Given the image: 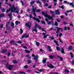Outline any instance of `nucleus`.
I'll return each instance as SVG.
<instances>
[{"label":"nucleus","mask_w":74,"mask_h":74,"mask_svg":"<svg viewBox=\"0 0 74 74\" xmlns=\"http://www.w3.org/2000/svg\"><path fill=\"white\" fill-rule=\"evenodd\" d=\"M37 27H38V29H40V30L41 29V26L37 24H36L34 27H32V31L35 32L36 33H37V32H38V30L37 29Z\"/></svg>","instance_id":"obj_1"},{"label":"nucleus","mask_w":74,"mask_h":74,"mask_svg":"<svg viewBox=\"0 0 74 74\" xmlns=\"http://www.w3.org/2000/svg\"><path fill=\"white\" fill-rule=\"evenodd\" d=\"M16 9H17V11H19V9L18 8H15L14 5H13L12 6H11V12H13L14 11H16Z\"/></svg>","instance_id":"obj_2"},{"label":"nucleus","mask_w":74,"mask_h":74,"mask_svg":"<svg viewBox=\"0 0 74 74\" xmlns=\"http://www.w3.org/2000/svg\"><path fill=\"white\" fill-rule=\"evenodd\" d=\"M5 66L6 68L10 70H12L13 67H14V65H10L8 66V64L7 63L6 64Z\"/></svg>","instance_id":"obj_3"},{"label":"nucleus","mask_w":74,"mask_h":74,"mask_svg":"<svg viewBox=\"0 0 74 74\" xmlns=\"http://www.w3.org/2000/svg\"><path fill=\"white\" fill-rule=\"evenodd\" d=\"M31 25H32V24L30 22H28V23H26L25 24V25L26 26H27L28 28H29V29H30V27H31Z\"/></svg>","instance_id":"obj_4"},{"label":"nucleus","mask_w":74,"mask_h":74,"mask_svg":"<svg viewBox=\"0 0 74 74\" xmlns=\"http://www.w3.org/2000/svg\"><path fill=\"white\" fill-rule=\"evenodd\" d=\"M47 66L49 68H51V69H53V68H55L54 67V66L52 64H50V65L48 64Z\"/></svg>","instance_id":"obj_5"},{"label":"nucleus","mask_w":74,"mask_h":74,"mask_svg":"<svg viewBox=\"0 0 74 74\" xmlns=\"http://www.w3.org/2000/svg\"><path fill=\"white\" fill-rule=\"evenodd\" d=\"M47 24L48 25H51V24H52V25H54V22H53V21H48L47 22Z\"/></svg>","instance_id":"obj_6"},{"label":"nucleus","mask_w":74,"mask_h":74,"mask_svg":"<svg viewBox=\"0 0 74 74\" xmlns=\"http://www.w3.org/2000/svg\"><path fill=\"white\" fill-rule=\"evenodd\" d=\"M42 34L43 35V38H47V37L49 36V35L48 34L46 35V33L44 32Z\"/></svg>","instance_id":"obj_7"},{"label":"nucleus","mask_w":74,"mask_h":74,"mask_svg":"<svg viewBox=\"0 0 74 74\" xmlns=\"http://www.w3.org/2000/svg\"><path fill=\"white\" fill-rule=\"evenodd\" d=\"M36 8L35 9H34V6L33 5H32V11L31 12V13H32L33 12H36Z\"/></svg>","instance_id":"obj_8"},{"label":"nucleus","mask_w":74,"mask_h":74,"mask_svg":"<svg viewBox=\"0 0 74 74\" xmlns=\"http://www.w3.org/2000/svg\"><path fill=\"white\" fill-rule=\"evenodd\" d=\"M56 57V56H55L52 55H50L49 56V58H50V59H53V58H55Z\"/></svg>","instance_id":"obj_9"},{"label":"nucleus","mask_w":74,"mask_h":74,"mask_svg":"<svg viewBox=\"0 0 74 74\" xmlns=\"http://www.w3.org/2000/svg\"><path fill=\"white\" fill-rule=\"evenodd\" d=\"M59 10H55V12H56V15H58L59 14H60V12H59Z\"/></svg>","instance_id":"obj_10"},{"label":"nucleus","mask_w":74,"mask_h":74,"mask_svg":"<svg viewBox=\"0 0 74 74\" xmlns=\"http://www.w3.org/2000/svg\"><path fill=\"white\" fill-rule=\"evenodd\" d=\"M53 42L55 43V44H56V45L57 46H59V43H58V42L57 40H54L53 41Z\"/></svg>","instance_id":"obj_11"},{"label":"nucleus","mask_w":74,"mask_h":74,"mask_svg":"<svg viewBox=\"0 0 74 74\" xmlns=\"http://www.w3.org/2000/svg\"><path fill=\"white\" fill-rule=\"evenodd\" d=\"M26 57H27L28 59L29 60H30L31 59V58H32V56L30 55H26Z\"/></svg>","instance_id":"obj_12"},{"label":"nucleus","mask_w":74,"mask_h":74,"mask_svg":"<svg viewBox=\"0 0 74 74\" xmlns=\"http://www.w3.org/2000/svg\"><path fill=\"white\" fill-rule=\"evenodd\" d=\"M61 52L62 53H64V49H63V47H61Z\"/></svg>","instance_id":"obj_13"},{"label":"nucleus","mask_w":74,"mask_h":74,"mask_svg":"<svg viewBox=\"0 0 74 74\" xmlns=\"http://www.w3.org/2000/svg\"><path fill=\"white\" fill-rule=\"evenodd\" d=\"M47 60V58H45V59H43L42 62L43 64H45L46 63V60Z\"/></svg>","instance_id":"obj_14"},{"label":"nucleus","mask_w":74,"mask_h":74,"mask_svg":"<svg viewBox=\"0 0 74 74\" xmlns=\"http://www.w3.org/2000/svg\"><path fill=\"white\" fill-rule=\"evenodd\" d=\"M73 49V46H70L68 48V50H72Z\"/></svg>","instance_id":"obj_15"},{"label":"nucleus","mask_w":74,"mask_h":74,"mask_svg":"<svg viewBox=\"0 0 74 74\" xmlns=\"http://www.w3.org/2000/svg\"><path fill=\"white\" fill-rule=\"evenodd\" d=\"M47 47L49 49V51H50V52H52V49H51V47L50 46L48 45L47 46Z\"/></svg>","instance_id":"obj_16"},{"label":"nucleus","mask_w":74,"mask_h":74,"mask_svg":"<svg viewBox=\"0 0 74 74\" xmlns=\"http://www.w3.org/2000/svg\"><path fill=\"white\" fill-rule=\"evenodd\" d=\"M15 23L16 25H18V24H20V23H21V22H20V21H16L15 22Z\"/></svg>","instance_id":"obj_17"},{"label":"nucleus","mask_w":74,"mask_h":74,"mask_svg":"<svg viewBox=\"0 0 74 74\" xmlns=\"http://www.w3.org/2000/svg\"><path fill=\"white\" fill-rule=\"evenodd\" d=\"M11 26H12V28H14L15 27L14 26V22H12V24H11Z\"/></svg>","instance_id":"obj_18"},{"label":"nucleus","mask_w":74,"mask_h":74,"mask_svg":"<svg viewBox=\"0 0 74 74\" xmlns=\"http://www.w3.org/2000/svg\"><path fill=\"white\" fill-rule=\"evenodd\" d=\"M44 16H45V17H46V18H48L49 16V15H48V14H47V13L46 12L45 14V15H44Z\"/></svg>","instance_id":"obj_19"},{"label":"nucleus","mask_w":74,"mask_h":74,"mask_svg":"<svg viewBox=\"0 0 74 74\" xmlns=\"http://www.w3.org/2000/svg\"><path fill=\"white\" fill-rule=\"evenodd\" d=\"M27 35V34H24L21 37V38H25V37H26V36Z\"/></svg>","instance_id":"obj_20"},{"label":"nucleus","mask_w":74,"mask_h":74,"mask_svg":"<svg viewBox=\"0 0 74 74\" xmlns=\"http://www.w3.org/2000/svg\"><path fill=\"white\" fill-rule=\"evenodd\" d=\"M5 16V15L4 14H1L0 15V18H1L2 17H4Z\"/></svg>","instance_id":"obj_21"},{"label":"nucleus","mask_w":74,"mask_h":74,"mask_svg":"<svg viewBox=\"0 0 74 74\" xmlns=\"http://www.w3.org/2000/svg\"><path fill=\"white\" fill-rule=\"evenodd\" d=\"M36 3H38L40 4V5H42V4L41 3V2L39 0H38L36 2Z\"/></svg>","instance_id":"obj_22"},{"label":"nucleus","mask_w":74,"mask_h":74,"mask_svg":"<svg viewBox=\"0 0 74 74\" xmlns=\"http://www.w3.org/2000/svg\"><path fill=\"white\" fill-rule=\"evenodd\" d=\"M35 42H36V45H37L38 47H39V45H40V42H37L36 40L35 41Z\"/></svg>","instance_id":"obj_23"},{"label":"nucleus","mask_w":74,"mask_h":74,"mask_svg":"<svg viewBox=\"0 0 74 74\" xmlns=\"http://www.w3.org/2000/svg\"><path fill=\"white\" fill-rule=\"evenodd\" d=\"M7 30L8 31L9 33H11V29L10 28H7Z\"/></svg>","instance_id":"obj_24"},{"label":"nucleus","mask_w":74,"mask_h":74,"mask_svg":"<svg viewBox=\"0 0 74 74\" xmlns=\"http://www.w3.org/2000/svg\"><path fill=\"white\" fill-rule=\"evenodd\" d=\"M10 22H8L6 23V29H7V27H8V25L10 24Z\"/></svg>","instance_id":"obj_25"},{"label":"nucleus","mask_w":74,"mask_h":74,"mask_svg":"<svg viewBox=\"0 0 74 74\" xmlns=\"http://www.w3.org/2000/svg\"><path fill=\"white\" fill-rule=\"evenodd\" d=\"M56 49L57 50H58L59 51H60V49L59 47L56 46Z\"/></svg>","instance_id":"obj_26"},{"label":"nucleus","mask_w":74,"mask_h":74,"mask_svg":"<svg viewBox=\"0 0 74 74\" xmlns=\"http://www.w3.org/2000/svg\"><path fill=\"white\" fill-rule=\"evenodd\" d=\"M7 49L3 50L1 51V52L3 53H5V52H7Z\"/></svg>","instance_id":"obj_27"},{"label":"nucleus","mask_w":74,"mask_h":74,"mask_svg":"<svg viewBox=\"0 0 74 74\" xmlns=\"http://www.w3.org/2000/svg\"><path fill=\"white\" fill-rule=\"evenodd\" d=\"M38 57L37 56H35L34 58V60H36L38 59Z\"/></svg>","instance_id":"obj_28"},{"label":"nucleus","mask_w":74,"mask_h":74,"mask_svg":"<svg viewBox=\"0 0 74 74\" xmlns=\"http://www.w3.org/2000/svg\"><path fill=\"white\" fill-rule=\"evenodd\" d=\"M11 8H10L9 10H6V13H8V12H9V11H11Z\"/></svg>","instance_id":"obj_29"},{"label":"nucleus","mask_w":74,"mask_h":74,"mask_svg":"<svg viewBox=\"0 0 74 74\" xmlns=\"http://www.w3.org/2000/svg\"><path fill=\"white\" fill-rule=\"evenodd\" d=\"M25 51L26 52V53H30V50H25Z\"/></svg>","instance_id":"obj_30"},{"label":"nucleus","mask_w":74,"mask_h":74,"mask_svg":"<svg viewBox=\"0 0 74 74\" xmlns=\"http://www.w3.org/2000/svg\"><path fill=\"white\" fill-rule=\"evenodd\" d=\"M57 57H58V58H60V59L61 60V61H62L63 60V58L61 57L60 56H58Z\"/></svg>","instance_id":"obj_31"},{"label":"nucleus","mask_w":74,"mask_h":74,"mask_svg":"<svg viewBox=\"0 0 74 74\" xmlns=\"http://www.w3.org/2000/svg\"><path fill=\"white\" fill-rule=\"evenodd\" d=\"M1 11L2 12H5V9L4 8H2L1 9Z\"/></svg>","instance_id":"obj_32"},{"label":"nucleus","mask_w":74,"mask_h":74,"mask_svg":"<svg viewBox=\"0 0 74 74\" xmlns=\"http://www.w3.org/2000/svg\"><path fill=\"white\" fill-rule=\"evenodd\" d=\"M69 5H72V7H74V4L73 3H70Z\"/></svg>","instance_id":"obj_33"},{"label":"nucleus","mask_w":74,"mask_h":74,"mask_svg":"<svg viewBox=\"0 0 74 74\" xmlns=\"http://www.w3.org/2000/svg\"><path fill=\"white\" fill-rule=\"evenodd\" d=\"M12 13H11L8 14V16H9V17H11V16H12Z\"/></svg>","instance_id":"obj_34"},{"label":"nucleus","mask_w":74,"mask_h":74,"mask_svg":"<svg viewBox=\"0 0 74 74\" xmlns=\"http://www.w3.org/2000/svg\"><path fill=\"white\" fill-rule=\"evenodd\" d=\"M54 25H55V26H58V22H57L56 21Z\"/></svg>","instance_id":"obj_35"},{"label":"nucleus","mask_w":74,"mask_h":74,"mask_svg":"<svg viewBox=\"0 0 74 74\" xmlns=\"http://www.w3.org/2000/svg\"><path fill=\"white\" fill-rule=\"evenodd\" d=\"M56 21L58 22L59 23V22H61V20H60L59 18H58L57 20Z\"/></svg>","instance_id":"obj_36"},{"label":"nucleus","mask_w":74,"mask_h":74,"mask_svg":"<svg viewBox=\"0 0 74 74\" xmlns=\"http://www.w3.org/2000/svg\"><path fill=\"white\" fill-rule=\"evenodd\" d=\"M49 38H51V40H55V38H54V37L53 36H52V37L49 36Z\"/></svg>","instance_id":"obj_37"},{"label":"nucleus","mask_w":74,"mask_h":74,"mask_svg":"<svg viewBox=\"0 0 74 74\" xmlns=\"http://www.w3.org/2000/svg\"><path fill=\"white\" fill-rule=\"evenodd\" d=\"M36 21H37V22H38V23H40V20H39V19H38V18H37L36 19Z\"/></svg>","instance_id":"obj_38"},{"label":"nucleus","mask_w":74,"mask_h":74,"mask_svg":"<svg viewBox=\"0 0 74 74\" xmlns=\"http://www.w3.org/2000/svg\"><path fill=\"white\" fill-rule=\"evenodd\" d=\"M34 3H35V1H32L30 3L31 4H34Z\"/></svg>","instance_id":"obj_39"},{"label":"nucleus","mask_w":74,"mask_h":74,"mask_svg":"<svg viewBox=\"0 0 74 74\" xmlns=\"http://www.w3.org/2000/svg\"><path fill=\"white\" fill-rule=\"evenodd\" d=\"M44 7H47V6H48V3H45V4L44 5Z\"/></svg>","instance_id":"obj_40"},{"label":"nucleus","mask_w":74,"mask_h":74,"mask_svg":"<svg viewBox=\"0 0 74 74\" xmlns=\"http://www.w3.org/2000/svg\"><path fill=\"white\" fill-rule=\"evenodd\" d=\"M41 23H42V24H43V25H45V22L44 21H41Z\"/></svg>","instance_id":"obj_41"},{"label":"nucleus","mask_w":74,"mask_h":74,"mask_svg":"<svg viewBox=\"0 0 74 74\" xmlns=\"http://www.w3.org/2000/svg\"><path fill=\"white\" fill-rule=\"evenodd\" d=\"M15 42V41L14 40H12L10 42V44H12V43H14Z\"/></svg>","instance_id":"obj_42"},{"label":"nucleus","mask_w":74,"mask_h":74,"mask_svg":"<svg viewBox=\"0 0 74 74\" xmlns=\"http://www.w3.org/2000/svg\"><path fill=\"white\" fill-rule=\"evenodd\" d=\"M65 73H69V71L68 70L66 69L65 70Z\"/></svg>","instance_id":"obj_43"},{"label":"nucleus","mask_w":74,"mask_h":74,"mask_svg":"<svg viewBox=\"0 0 74 74\" xmlns=\"http://www.w3.org/2000/svg\"><path fill=\"white\" fill-rule=\"evenodd\" d=\"M51 18H52V17H51V16H49V17H48V18L49 20H51Z\"/></svg>","instance_id":"obj_44"},{"label":"nucleus","mask_w":74,"mask_h":74,"mask_svg":"<svg viewBox=\"0 0 74 74\" xmlns=\"http://www.w3.org/2000/svg\"><path fill=\"white\" fill-rule=\"evenodd\" d=\"M28 63H32V60H27Z\"/></svg>","instance_id":"obj_45"},{"label":"nucleus","mask_w":74,"mask_h":74,"mask_svg":"<svg viewBox=\"0 0 74 74\" xmlns=\"http://www.w3.org/2000/svg\"><path fill=\"white\" fill-rule=\"evenodd\" d=\"M72 11H73V10H67L66 12H71Z\"/></svg>","instance_id":"obj_46"},{"label":"nucleus","mask_w":74,"mask_h":74,"mask_svg":"<svg viewBox=\"0 0 74 74\" xmlns=\"http://www.w3.org/2000/svg\"><path fill=\"white\" fill-rule=\"evenodd\" d=\"M56 28L57 29V30H61V28L59 27H56Z\"/></svg>","instance_id":"obj_47"},{"label":"nucleus","mask_w":74,"mask_h":74,"mask_svg":"<svg viewBox=\"0 0 74 74\" xmlns=\"http://www.w3.org/2000/svg\"><path fill=\"white\" fill-rule=\"evenodd\" d=\"M0 28H3V25L2 24H1L0 25Z\"/></svg>","instance_id":"obj_48"},{"label":"nucleus","mask_w":74,"mask_h":74,"mask_svg":"<svg viewBox=\"0 0 74 74\" xmlns=\"http://www.w3.org/2000/svg\"><path fill=\"white\" fill-rule=\"evenodd\" d=\"M13 63H18V62L16 61L15 60H14L13 62Z\"/></svg>","instance_id":"obj_49"},{"label":"nucleus","mask_w":74,"mask_h":74,"mask_svg":"<svg viewBox=\"0 0 74 74\" xmlns=\"http://www.w3.org/2000/svg\"><path fill=\"white\" fill-rule=\"evenodd\" d=\"M20 31H21V32H20V34H22V33H23V31L22 30V29H20Z\"/></svg>","instance_id":"obj_50"},{"label":"nucleus","mask_w":74,"mask_h":74,"mask_svg":"<svg viewBox=\"0 0 74 74\" xmlns=\"http://www.w3.org/2000/svg\"><path fill=\"white\" fill-rule=\"evenodd\" d=\"M62 35H63V34L61 32H60V34H59V36L60 37H61L62 36Z\"/></svg>","instance_id":"obj_51"},{"label":"nucleus","mask_w":74,"mask_h":74,"mask_svg":"<svg viewBox=\"0 0 74 74\" xmlns=\"http://www.w3.org/2000/svg\"><path fill=\"white\" fill-rule=\"evenodd\" d=\"M29 17L30 18H33V16H32V14H29Z\"/></svg>","instance_id":"obj_52"},{"label":"nucleus","mask_w":74,"mask_h":74,"mask_svg":"<svg viewBox=\"0 0 74 74\" xmlns=\"http://www.w3.org/2000/svg\"><path fill=\"white\" fill-rule=\"evenodd\" d=\"M36 12H40V9H37L36 10Z\"/></svg>","instance_id":"obj_53"},{"label":"nucleus","mask_w":74,"mask_h":74,"mask_svg":"<svg viewBox=\"0 0 74 74\" xmlns=\"http://www.w3.org/2000/svg\"><path fill=\"white\" fill-rule=\"evenodd\" d=\"M20 74H25V72H22V71H20Z\"/></svg>","instance_id":"obj_54"},{"label":"nucleus","mask_w":74,"mask_h":74,"mask_svg":"<svg viewBox=\"0 0 74 74\" xmlns=\"http://www.w3.org/2000/svg\"><path fill=\"white\" fill-rule=\"evenodd\" d=\"M42 15H44V16L45 14V12L43 11H42Z\"/></svg>","instance_id":"obj_55"},{"label":"nucleus","mask_w":74,"mask_h":74,"mask_svg":"<svg viewBox=\"0 0 74 74\" xmlns=\"http://www.w3.org/2000/svg\"><path fill=\"white\" fill-rule=\"evenodd\" d=\"M8 56H9L11 55V53L10 52H8Z\"/></svg>","instance_id":"obj_56"},{"label":"nucleus","mask_w":74,"mask_h":74,"mask_svg":"<svg viewBox=\"0 0 74 74\" xmlns=\"http://www.w3.org/2000/svg\"><path fill=\"white\" fill-rule=\"evenodd\" d=\"M38 71L39 72H41V71H42V70L41 69H40L38 70Z\"/></svg>","instance_id":"obj_57"},{"label":"nucleus","mask_w":74,"mask_h":74,"mask_svg":"<svg viewBox=\"0 0 74 74\" xmlns=\"http://www.w3.org/2000/svg\"><path fill=\"white\" fill-rule=\"evenodd\" d=\"M70 26H71L72 27H73L74 26V25H73V24L71 23H70L69 24Z\"/></svg>","instance_id":"obj_58"},{"label":"nucleus","mask_w":74,"mask_h":74,"mask_svg":"<svg viewBox=\"0 0 74 74\" xmlns=\"http://www.w3.org/2000/svg\"><path fill=\"white\" fill-rule=\"evenodd\" d=\"M72 64L73 65H74V60H72Z\"/></svg>","instance_id":"obj_59"},{"label":"nucleus","mask_w":74,"mask_h":74,"mask_svg":"<svg viewBox=\"0 0 74 74\" xmlns=\"http://www.w3.org/2000/svg\"><path fill=\"white\" fill-rule=\"evenodd\" d=\"M63 23L64 25H67V24H68L67 23H66L65 22H64Z\"/></svg>","instance_id":"obj_60"},{"label":"nucleus","mask_w":74,"mask_h":74,"mask_svg":"<svg viewBox=\"0 0 74 74\" xmlns=\"http://www.w3.org/2000/svg\"><path fill=\"white\" fill-rule=\"evenodd\" d=\"M50 12H51V14H54V12H53L52 10H50Z\"/></svg>","instance_id":"obj_61"},{"label":"nucleus","mask_w":74,"mask_h":74,"mask_svg":"<svg viewBox=\"0 0 74 74\" xmlns=\"http://www.w3.org/2000/svg\"><path fill=\"white\" fill-rule=\"evenodd\" d=\"M51 17L53 18H55V15L54 14H52Z\"/></svg>","instance_id":"obj_62"},{"label":"nucleus","mask_w":74,"mask_h":74,"mask_svg":"<svg viewBox=\"0 0 74 74\" xmlns=\"http://www.w3.org/2000/svg\"><path fill=\"white\" fill-rule=\"evenodd\" d=\"M59 30L57 29V31L56 32V33H57V34H58V33H59Z\"/></svg>","instance_id":"obj_63"},{"label":"nucleus","mask_w":74,"mask_h":74,"mask_svg":"<svg viewBox=\"0 0 74 74\" xmlns=\"http://www.w3.org/2000/svg\"><path fill=\"white\" fill-rule=\"evenodd\" d=\"M22 42H21V41H18L17 42V43L18 44H21Z\"/></svg>","instance_id":"obj_64"}]
</instances>
